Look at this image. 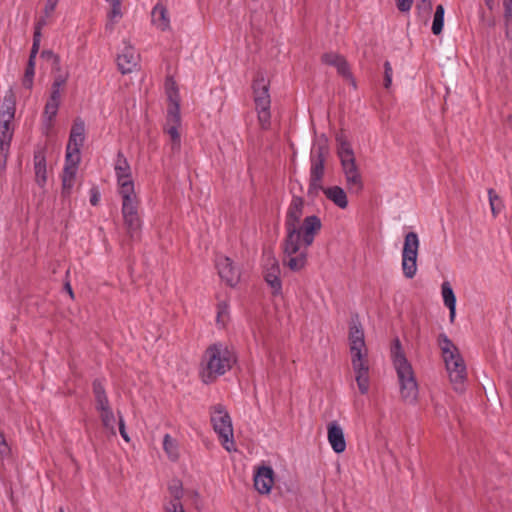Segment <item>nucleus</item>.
Masks as SVG:
<instances>
[{
  "instance_id": "nucleus-26",
  "label": "nucleus",
  "mask_w": 512,
  "mask_h": 512,
  "mask_svg": "<svg viewBox=\"0 0 512 512\" xmlns=\"http://www.w3.org/2000/svg\"><path fill=\"white\" fill-rule=\"evenodd\" d=\"M162 447L168 459L176 462L180 457L179 443L170 434H165L163 437Z\"/></svg>"
},
{
  "instance_id": "nucleus-17",
  "label": "nucleus",
  "mask_w": 512,
  "mask_h": 512,
  "mask_svg": "<svg viewBox=\"0 0 512 512\" xmlns=\"http://www.w3.org/2000/svg\"><path fill=\"white\" fill-rule=\"evenodd\" d=\"M327 439L332 450L337 453H343L346 449V440L342 427L336 422H330L327 426Z\"/></svg>"
},
{
  "instance_id": "nucleus-31",
  "label": "nucleus",
  "mask_w": 512,
  "mask_h": 512,
  "mask_svg": "<svg viewBox=\"0 0 512 512\" xmlns=\"http://www.w3.org/2000/svg\"><path fill=\"white\" fill-rule=\"evenodd\" d=\"M444 13H445V10H444V7L443 5H438L436 7V10H435V13H434V18H433V23H432V32L434 35H439L441 34L442 30H443V26H444Z\"/></svg>"
},
{
  "instance_id": "nucleus-19",
  "label": "nucleus",
  "mask_w": 512,
  "mask_h": 512,
  "mask_svg": "<svg viewBox=\"0 0 512 512\" xmlns=\"http://www.w3.org/2000/svg\"><path fill=\"white\" fill-rule=\"evenodd\" d=\"M79 163L76 162H66L63 169L62 174V191L61 196L63 199H67L70 197L74 184H75V176L78 170Z\"/></svg>"
},
{
  "instance_id": "nucleus-2",
  "label": "nucleus",
  "mask_w": 512,
  "mask_h": 512,
  "mask_svg": "<svg viewBox=\"0 0 512 512\" xmlns=\"http://www.w3.org/2000/svg\"><path fill=\"white\" fill-rule=\"evenodd\" d=\"M322 228L321 220L316 215L306 216L298 229V238L292 244L289 232L285 231L283 241L284 263L292 271H300L307 264L308 248L313 244L315 237Z\"/></svg>"
},
{
  "instance_id": "nucleus-3",
  "label": "nucleus",
  "mask_w": 512,
  "mask_h": 512,
  "mask_svg": "<svg viewBox=\"0 0 512 512\" xmlns=\"http://www.w3.org/2000/svg\"><path fill=\"white\" fill-rule=\"evenodd\" d=\"M349 352L355 381L361 394H367L370 387V363L364 331L357 322L349 327Z\"/></svg>"
},
{
  "instance_id": "nucleus-15",
  "label": "nucleus",
  "mask_w": 512,
  "mask_h": 512,
  "mask_svg": "<svg viewBox=\"0 0 512 512\" xmlns=\"http://www.w3.org/2000/svg\"><path fill=\"white\" fill-rule=\"evenodd\" d=\"M140 60V55L136 49L128 42H123V47L117 56V65L123 74L134 71Z\"/></svg>"
},
{
  "instance_id": "nucleus-52",
  "label": "nucleus",
  "mask_w": 512,
  "mask_h": 512,
  "mask_svg": "<svg viewBox=\"0 0 512 512\" xmlns=\"http://www.w3.org/2000/svg\"><path fill=\"white\" fill-rule=\"evenodd\" d=\"M65 289L67 290V292L69 293L70 297L71 298H74V293H73V290L71 288V285L69 283H66L65 284Z\"/></svg>"
},
{
  "instance_id": "nucleus-54",
  "label": "nucleus",
  "mask_w": 512,
  "mask_h": 512,
  "mask_svg": "<svg viewBox=\"0 0 512 512\" xmlns=\"http://www.w3.org/2000/svg\"><path fill=\"white\" fill-rule=\"evenodd\" d=\"M422 2L426 5V8H427L428 11L431 10L432 3H431L430 0H422Z\"/></svg>"
},
{
  "instance_id": "nucleus-5",
  "label": "nucleus",
  "mask_w": 512,
  "mask_h": 512,
  "mask_svg": "<svg viewBox=\"0 0 512 512\" xmlns=\"http://www.w3.org/2000/svg\"><path fill=\"white\" fill-rule=\"evenodd\" d=\"M391 358L397 374L401 399L408 404L416 403L418 398V384L412 365L408 361L399 339L393 341Z\"/></svg>"
},
{
  "instance_id": "nucleus-50",
  "label": "nucleus",
  "mask_w": 512,
  "mask_h": 512,
  "mask_svg": "<svg viewBox=\"0 0 512 512\" xmlns=\"http://www.w3.org/2000/svg\"><path fill=\"white\" fill-rule=\"evenodd\" d=\"M99 202V193L97 191L92 190V195L90 197V203L95 206Z\"/></svg>"
},
{
  "instance_id": "nucleus-16",
  "label": "nucleus",
  "mask_w": 512,
  "mask_h": 512,
  "mask_svg": "<svg viewBox=\"0 0 512 512\" xmlns=\"http://www.w3.org/2000/svg\"><path fill=\"white\" fill-rule=\"evenodd\" d=\"M216 267L218 269L219 276L228 285L235 286L240 279L239 270L234 267L230 258L226 256H218L216 259Z\"/></svg>"
},
{
  "instance_id": "nucleus-24",
  "label": "nucleus",
  "mask_w": 512,
  "mask_h": 512,
  "mask_svg": "<svg viewBox=\"0 0 512 512\" xmlns=\"http://www.w3.org/2000/svg\"><path fill=\"white\" fill-rule=\"evenodd\" d=\"M93 393L95 397V408L98 413L111 408L103 383L100 380L93 382Z\"/></svg>"
},
{
  "instance_id": "nucleus-25",
  "label": "nucleus",
  "mask_w": 512,
  "mask_h": 512,
  "mask_svg": "<svg viewBox=\"0 0 512 512\" xmlns=\"http://www.w3.org/2000/svg\"><path fill=\"white\" fill-rule=\"evenodd\" d=\"M441 294L444 305L449 309L450 320L453 321L456 313V297L449 282H443Z\"/></svg>"
},
{
  "instance_id": "nucleus-27",
  "label": "nucleus",
  "mask_w": 512,
  "mask_h": 512,
  "mask_svg": "<svg viewBox=\"0 0 512 512\" xmlns=\"http://www.w3.org/2000/svg\"><path fill=\"white\" fill-rule=\"evenodd\" d=\"M61 103V95L50 93V97L48 98L43 112V118L49 124L53 121L55 116L57 115L59 106Z\"/></svg>"
},
{
  "instance_id": "nucleus-41",
  "label": "nucleus",
  "mask_w": 512,
  "mask_h": 512,
  "mask_svg": "<svg viewBox=\"0 0 512 512\" xmlns=\"http://www.w3.org/2000/svg\"><path fill=\"white\" fill-rule=\"evenodd\" d=\"M392 66L389 61L384 63V86L385 88H389L392 83Z\"/></svg>"
},
{
  "instance_id": "nucleus-44",
  "label": "nucleus",
  "mask_w": 512,
  "mask_h": 512,
  "mask_svg": "<svg viewBox=\"0 0 512 512\" xmlns=\"http://www.w3.org/2000/svg\"><path fill=\"white\" fill-rule=\"evenodd\" d=\"M119 432H120V435L122 436V438L126 441V442H130V437L128 435V433L126 432V428H125V422L123 420V417L121 416V414L119 413Z\"/></svg>"
},
{
  "instance_id": "nucleus-51",
  "label": "nucleus",
  "mask_w": 512,
  "mask_h": 512,
  "mask_svg": "<svg viewBox=\"0 0 512 512\" xmlns=\"http://www.w3.org/2000/svg\"><path fill=\"white\" fill-rule=\"evenodd\" d=\"M417 8L420 10H424L425 12L429 13L431 10H427L426 5L422 2V0H419V3L417 4Z\"/></svg>"
},
{
  "instance_id": "nucleus-23",
  "label": "nucleus",
  "mask_w": 512,
  "mask_h": 512,
  "mask_svg": "<svg viewBox=\"0 0 512 512\" xmlns=\"http://www.w3.org/2000/svg\"><path fill=\"white\" fill-rule=\"evenodd\" d=\"M34 171L37 184L43 187L47 182V167L45 155L42 151L34 154Z\"/></svg>"
},
{
  "instance_id": "nucleus-12",
  "label": "nucleus",
  "mask_w": 512,
  "mask_h": 512,
  "mask_svg": "<svg viewBox=\"0 0 512 512\" xmlns=\"http://www.w3.org/2000/svg\"><path fill=\"white\" fill-rule=\"evenodd\" d=\"M326 148L319 146L311 153L310 179L307 194L316 197L323 189L322 180L325 172Z\"/></svg>"
},
{
  "instance_id": "nucleus-18",
  "label": "nucleus",
  "mask_w": 512,
  "mask_h": 512,
  "mask_svg": "<svg viewBox=\"0 0 512 512\" xmlns=\"http://www.w3.org/2000/svg\"><path fill=\"white\" fill-rule=\"evenodd\" d=\"M274 472L271 467L263 466L258 468L254 475V486L261 494H268L274 483Z\"/></svg>"
},
{
  "instance_id": "nucleus-45",
  "label": "nucleus",
  "mask_w": 512,
  "mask_h": 512,
  "mask_svg": "<svg viewBox=\"0 0 512 512\" xmlns=\"http://www.w3.org/2000/svg\"><path fill=\"white\" fill-rule=\"evenodd\" d=\"M412 0H397V8L401 12H407L411 9Z\"/></svg>"
},
{
  "instance_id": "nucleus-38",
  "label": "nucleus",
  "mask_w": 512,
  "mask_h": 512,
  "mask_svg": "<svg viewBox=\"0 0 512 512\" xmlns=\"http://www.w3.org/2000/svg\"><path fill=\"white\" fill-rule=\"evenodd\" d=\"M59 0H46V4L44 7V16H42L40 19H44L47 22V19L50 18L55 11L57 4Z\"/></svg>"
},
{
  "instance_id": "nucleus-9",
  "label": "nucleus",
  "mask_w": 512,
  "mask_h": 512,
  "mask_svg": "<svg viewBox=\"0 0 512 512\" xmlns=\"http://www.w3.org/2000/svg\"><path fill=\"white\" fill-rule=\"evenodd\" d=\"M210 419L223 448L228 452L236 451L232 420L226 408L222 404L212 406Z\"/></svg>"
},
{
  "instance_id": "nucleus-1",
  "label": "nucleus",
  "mask_w": 512,
  "mask_h": 512,
  "mask_svg": "<svg viewBox=\"0 0 512 512\" xmlns=\"http://www.w3.org/2000/svg\"><path fill=\"white\" fill-rule=\"evenodd\" d=\"M114 171L117 180V192L121 198V212L124 226L131 239L138 238L142 228V219L139 214L140 199L135 191L132 171L127 158L118 152Z\"/></svg>"
},
{
  "instance_id": "nucleus-11",
  "label": "nucleus",
  "mask_w": 512,
  "mask_h": 512,
  "mask_svg": "<svg viewBox=\"0 0 512 512\" xmlns=\"http://www.w3.org/2000/svg\"><path fill=\"white\" fill-rule=\"evenodd\" d=\"M420 240L415 232L405 235L402 249L401 267L406 278L412 279L417 273V258Z\"/></svg>"
},
{
  "instance_id": "nucleus-30",
  "label": "nucleus",
  "mask_w": 512,
  "mask_h": 512,
  "mask_svg": "<svg viewBox=\"0 0 512 512\" xmlns=\"http://www.w3.org/2000/svg\"><path fill=\"white\" fill-rule=\"evenodd\" d=\"M103 426L110 431L112 435H116V417L112 408L99 413Z\"/></svg>"
},
{
  "instance_id": "nucleus-22",
  "label": "nucleus",
  "mask_w": 512,
  "mask_h": 512,
  "mask_svg": "<svg viewBox=\"0 0 512 512\" xmlns=\"http://www.w3.org/2000/svg\"><path fill=\"white\" fill-rule=\"evenodd\" d=\"M321 191H323L328 200L333 202L339 208L345 209L348 206L347 195L343 188L339 186L323 187Z\"/></svg>"
},
{
  "instance_id": "nucleus-53",
  "label": "nucleus",
  "mask_w": 512,
  "mask_h": 512,
  "mask_svg": "<svg viewBox=\"0 0 512 512\" xmlns=\"http://www.w3.org/2000/svg\"><path fill=\"white\" fill-rule=\"evenodd\" d=\"M486 6L491 10L494 7V0H484Z\"/></svg>"
},
{
  "instance_id": "nucleus-56",
  "label": "nucleus",
  "mask_w": 512,
  "mask_h": 512,
  "mask_svg": "<svg viewBox=\"0 0 512 512\" xmlns=\"http://www.w3.org/2000/svg\"><path fill=\"white\" fill-rule=\"evenodd\" d=\"M59 512H64L63 508H60V509H59Z\"/></svg>"
},
{
  "instance_id": "nucleus-13",
  "label": "nucleus",
  "mask_w": 512,
  "mask_h": 512,
  "mask_svg": "<svg viewBox=\"0 0 512 512\" xmlns=\"http://www.w3.org/2000/svg\"><path fill=\"white\" fill-rule=\"evenodd\" d=\"M304 200L299 196H294L287 209L285 218V231L289 232V240L292 244L298 238V229L300 223H303L304 216Z\"/></svg>"
},
{
  "instance_id": "nucleus-42",
  "label": "nucleus",
  "mask_w": 512,
  "mask_h": 512,
  "mask_svg": "<svg viewBox=\"0 0 512 512\" xmlns=\"http://www.w3.org/2000/svg\"><path fill=\"white\" fill-rule=\"evenodd\" d=\"M70 134L76 135V136H85V125L84 122L81 119H76Z\"/></svg>"
},
{
  "instance_id": "nucleus-46",
  "label": "nucleus",
  "mask_w": 512,
  "mask_h": 512,
  "mask_svg": "<svg viewBox=\"0 0 512 512\" xmlns=\"http://www.w3.org/2000/svg\"><path fill=\"white\" fill-rule=\"evenodd\" d=\"M503 6H504V17H505V19H509V17H512V0H504Z\"/></svg>"
},
{
  "instance_id": "nucleus-35",
  "label": "nucleus",
  "mask_w": 512,
  "mask_h": 512,
  "mask_svg": "<svg viewBox=\"0 0 512 512\" xmlns=\"http://www.w3.org/2000/svg\"><path fill=\"white\" fill-rule=\"evenodd\" d=\"M488 196L492 214L496 216L503 208L502 200L493 189L488 190Z\"/></svg>"
},
{
  "instance_id": "nucleus-14",
  "label": "nucleus",
  "mask_w": 512,
  "mask_h": 512,
  "mask_svg": "<svg viewBox=\"0 0 512 512\" xmlns=\"http://www.w3.org/2000/svg\"><path fill=\"white\" fill-rule=\"evenodd\" d=\"M280 267L278 260L270 253L264 256V278L273 294L281 293Z\"/></svg>"
},
{
  "instance_id": "nucleus-6",
  "label": "nucleus",
  "mask_w": 512,
  "mask_h": 512,
  "mask_svg": "<svg viewBox=\"0 0 512 512\" xmlns=\"http://www.w3.org/2000/svg\"><path fill=\"white\" fill-rule=\"evenodd\" d=\"M438 346L441 350L453 389L458 393H462L467 380V368L459 349L445 334L439 335Z\"/></svg>"
},
{
  "instance_id": "nucleus-34",
  "label": "nucleus",
  "mask_w": 512,
  "mask_h": 512,
  "mask_svg": "<svg viewBox=\"0 0 512 512\" xmlns=\"http://www.w3.org/2000/svg\"><path fill=\"white\" fill-rule=\"evenodd\" d=\"M35 61H30L28 60V64H27V67L25 69V73H24V76H23V79H22V85L31 90L32 87H33V80H34V76H35Z\"/></svg>"
},
{
  "instance_id": "nucleus-21",
  "label": "nucleus",
  "mask_w": 512,
  "mask_h": 512,
  "mask_svg": "<svg viewBox=\"0 0 512 512\" xmlns=\"http://www.w3.org/2000/svg\"><path fill=\"white\" fill-rule=\"evenodd\" d=\"M85 136L70 134L66 150V162H80V148L83 145Z\"/></svg>"
},
{
  "instance_id": "nucleus-47",
  "label": "nucleus",
  "mask_w": 512,
  "mask_h": 512,
  "mask_svg": "<svg viewBox=\"0 0 512 512\" xmlns=\"http://www.w3.org/2000/svg\"><path fill=\"white\" fill-rule=\"evenodd\" d=\"M10 449L6 443L4 435L0 432V455H7Z\"/></svg>"
},
{
  "instance_id": "nucleus-20",
  "label": "nucleus",
  "mask_w": 512,
  "mask_h": 512,
  "mask_svg": "<svg viewBox=\"0 0 512 512\" xmlns=\"http://www.w3.org/2000/svg\"><path fill=\"white\" fill-rule=\"evenodd\" d=\"M151 17L153 25L161 31H166L170 28V18L163 4L157 3L153 7Z\"/></svg>"
},
{
  "instance_id": "nucleus-48",
  "label": "nucleus",
  "mask_w": 512,
  "mask_h": 512,
  "mask_svg": "<svg viewBox=\"0 0 512 512\" xmlns=\"http://www.w3.org/2000/svg\"><path fill=\"white\" fill-rule=\"evenodd\" d=\"M189 498L192 500L193 504L196 506V508H199L200 506V495L196 490H191L188 492Z\"/></svg>"
},
{
  "instance_id": "nucleus-33",
  "label": "nucleus",
  "mask_w": 512,
  "mask_h": 512,
  "mask_svg": "<svg viewBox=\"0 0 512 512\" xmlns=\"http://www.w3.org/2000/svg\"><path fill=\"white\" fill-rule=\"evenodd\" d=\"M168 491L171 496L169 501H181L183 497V485L178 479H173L168 485Z\"/></svg>"
},
{
  "instance_id": "nucleus-36",
  "label": "nucleus",
  "mask_w": 512,
  "mask_h": 512,
  "mask_svg": "<svg viewBox=\"0 0 512 512\" xmlns=\"http://www.w3.org/2000/svg\"><path fill=\"white\" fill-rule=\"evenodd\" d=\"M43 57H48L53 60V67H52V73L55 75V73L60 72H69L67 69H63L60 63V59L57 55H55L52 51H43L42 52Z\"/></svg>"
},
{
  "instance_id": "nucleus-28",
  "label": "nucleus",
  "mask_w": 512,
  "mask_h": 512,
  "mask_svg": "<svg viewBox=\"0 0 512 512\" xmlns=\"http://www.w3.org/2000/svg\"><path fill=\"white\" fill-rule=\"evenodd\" d=\"M110 10L107 13V23L106 29L112 31L114 29V25L119 22L122 18L123 13L121 9V1L117 2V4H111Z\"/></svg>"
},
{
  "instance_id": "nucleus-29",
  "label": "nucleus",
  "mask_w": 512,
  "mask_h": 512,
  "mask_svg": "<svg viewBox=\"0 0 512 512\" xmlns=\"http://www.w3.org/2000/svg\"><path fill=\"white\" fill-rule=\"evenodd\" d=\"M46 25V21L44 19H39L36 26H35V32L33 37V45L30 51L29 60L35 61L36 55L39 51L40 47V38H41V29L43 26Z\"/></svg>"
},
{
  "instance_id": "nucleus-49",
  "label": "nucleus",
  "mask_w": 512,
  "mask_h": 512,
  "mask_svg": "<svg viewBox=\"0 0 512 512\" xmlns=\"http://www.w3.org/2000/svg\"><path fill=\"white\" fill-rule=\"evenodd\" d=\"M506 36L512 39V17L505 19Z\"/></svg>"
},
{
  "instance_id": "nucleus-40",
  "label": "nucleus",
  "mask_w": 512,
  "mask_h": 512,
  "mask_svg": "<svg viewBox=\"0 0 512 512\" xmlns=\"http://www.w3.org/2000/svg\"><path fill=\"white\" fill-rule=\"evenodd\" d=\"M228 319V306L225 303L218 305L217 322L224 325Z\"/></svg>"
},
{
  "instance_id": "nucleus-39",
  "label": "nucleus",
  "mask_w": 512,
  "mask_h": 512,
  "mask_svg": "<svg viewBox=\"0 0 512 512\" xmlns=\"http://www.w3.org/2000/svg\"><path fill=\"white\" fill-rule=\"evenodd\" d=\"M165 512H185L181 501H167L164 504Z\"/></svg>"
},
{
  "instance_id": "nucleus-37",
  "label": "nucleus",
  "mask_w": 512,
  "mask_h": 512,
  "mask_svg": "<svg viewBox=\"0 0 512 512\" xmlns=\"http://www.w3.org/2000/svg\"><path fill=\"white\" fill-rule=\"evenodd\" d=\"M333 66L337 69L338 73L341 74L342 76H344V77L351 76L349 66H348L346 60L342 56L339 57V61H337Z\"/></svg>"
},
{
  "instance_id": "nucleus-8",
  "label": "nucleus",
  "mask_w": 512,
  "mask_h": 512,
  "mask_svg": "<svg viewBox=\"0 0 512 512\" xmlns=\"http://www.w3.org/2000/svg\"><path fill=\"white\" fill-rule=\"evenodd\" d=\"M166 93L169 100L167 109L164 132L169 136L171 152L177 154L181 148V116H180V98L175 83L169 79L166 82Z\"/></svg>"
},
{
  "instance_id": "nucleus-7",
  "label": "nucleus",
  "mask_w": 512,
  "mask_h": 512,
  "mask_svg": "<svg viewBox=\"0 0 512 512\" xmlns=\"http://www.w3.org/2000/svg\"><path fill=\"white\" fill-rule=\"evenodd\" d=\"M336 142L346 186L350 191L359 192L363 188V180L352 146L344 133L337 134Z\"/></svg>"
},
{
  "instance_id": "nucleus-55",
  "label": "nucleus",
  "mask_w": 512,
  "mask_h": 512,
  "mask_svg": "<svg viewBox=\"0 0 512 512\" xmlns=\"http://www.w3.org/2000/svg\"><path fill=\"white\" fill-rule=\"evenodd\" d=\"M109 5L111 4H117V2H120L121 0H105Z\"/></svg>"
},
{
  "instance_id": "nucleus-32",
  "label": "nucleus",
  "mask_w": 512,
  "mask_h": 512,
  "mask_svg": "<svg viewBox=\"0 0 512 512\" xmlns=\"http://www.w3.org/2000/svg\"><path fill=\"white\" fill-rule=\"evenodd\" d=\"M69 76V72L55 73V75H53L51 93L61 95L62 88L66 85Z\"/></svg>"
},
{
  "instance_id": "nucleus-10",
  "label": "nucleus",
  "mask_w": 512,
  "mask_h": 512,
  "mask_svg": "<svg viewBox=\"0 0 512 512\" xmlns=\"http://www.w3.org/2000/svg\"><path fill=\"white\" fill-rule=\"evenodd\" d=\"M254 102L258 114V121L263 129L270 125V94L269 82L262 73H258L253 82Z\"/></svg>"
},
{
  "instance_id": "nucleus-43",
  "label": "nucleus",
  "mask_w": 512,
  "mask_h": 512,
  "mask_svg": "<svg viewBox=\"0 0 512 512\" xmlns=\"http://www.w3.org/2000/svg\"><path fill=\"white\" fill-rule=\"evenodd\" d=\"M341 55L337 54V53H325L323 56H322V61L327 64V65H331L333 66L337 61H339V57Z\"/></svg>"
},
{
  "instance_id": "nucleus-4",
  "label": "nucleus",
  "mask_w": 512,
  "mask_h": 512,
  "mask_svg": "<svg viewBox=\"0 0 512 512\" xmlns=\"http://www.w3.org/2000/svg\"><path fill=\"white\" fill-rule=\"evenodd\" d=\"M235 362V354L227 345L223 343L210 345L205 350L200 364L202 381L211 383L229 371Z\"/></svg>"
}]
</instances>
